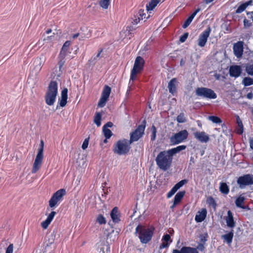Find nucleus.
<instances>
[{"mask_svg":"<svg viewBox=\"0 0 253 253\" xmlns=\"http://www.w3.org/2000/svg\"><path fill=\"white\" fill-rule=\"evenodd\" d=\"M173 157L169 154L168 150L161 151L157 155L155 161L158 168L166 171L171 166Z\"/></svg>","mask_w":253,"mask_h":253,"instance_id":"f257e3e1","label":"nucleus"},{"mask_svg":"<svg viewBox=\"0 0 253 253\" xmlns=\"http://www.w3.org/2000/svg\"><path fill=\"white\" fill-rule=\"evenodd\" d=\"M154 229L139 224L135 228V234L138 236L141 243L147 244L152 238Z\"/></svg>","mask_w":253,"mask_h":253,"instance_id":"f03ea898","label":"nucleus"},{"mask_svg":"<svg viewBox=\"0 0 253 253\" xmlns=\"http://www.w3.org/2000/svg\"><path fill=\"white\" fill-rule=\"evenodd\" d=\"M58 93V84L56 81H51L47 87L45 95V103L49 106L53 105Z\"/></svg>","mask_w":253,"mask_h":253,"instance_id":"7ed1b4c3","label":"nucleus"},{"mask_svg":"<svg viewBox=\"0 0 253 253\" xmlns=\"http://www.w3.org/2000/svg\"><path fill=\"white\" fill-rule=\"evenodd\" d=\"M129 141L126 139L119 140L113 145V151L119 155H124L128 154L131 148Z\"/></svg>","mask_w":253,"mask_h":253,"instance_id":"20e7f679","label":"nucleus"},{"mask_svg":"<svg viewBox=\"0 0 253 253\" xmlns=\"http://www.w3.org/2000/svg\"><path fill=\"white\" fill-rule=\"evenodd\" d=\"M144 63V60L142 57L140 56L136 57L133 68L131 71L129 84H130V81H133L136 79L137 74L140 73L143 69Z\"/></svg>","mask_w":253,"mask_h":253,"instance_id":"39448f33","label":"nucleus"},{"mask_svg":"<svg viewBox=\"0 0 253 253\" xmlns=\"http://www.w3.org/2000/svg\"><path fill=\"white\" fill-rule=\"evenodd\" d=\"M195 94L203 98L214 99L217 98V94L213 90L205 87H197L195 90Z\"/></svg>","mask_w":253,"mask_h":253,"instance_id":"423d86ee","label":"nucleus"},{"mask_svg":"<svg viewBox=\"0 0 253 253\" xmlns=\"http://www.w3.org/2000/svg\"><path fill=\"white\" fill-rule=\"evenodd\" d=\"M66 195L64 189H60L55 192L49 201V206L53 210L63 200V196Z\"/></svg>","mask_w":253,"mask_h":253,"instance_id":"0eeeda50","label":"nucleus"},{"mask_svg":"<svg viewBox=\"0 0 253 253\" xmlns=\"http://www.w3.org/2000/svg\"><path fill=\"white\" fill-rule=\"evenodd\" d=\"M146 121L144 120L141 125L130 133V139L128 140L130 143L138 141L144 134V130L146 127Z\"/></svg>","mask_w":253,"mask_h":253,"instance_id":"6e6552de","label":"nucleus"},{"mask_svg":"<svg viewBox=\"0 0 253 253\" xmlns=\"http://www.w3.org/2000/svg\"><path fill=\"white\" fill-rule=\"evenodd\" d=\"M237 183L241 189H244L247 186L253 185V175L246 174L239 177Z\"/></svg>","mask_w":253,"mask_h":253,"instance_id":"1a4fd4ad","label":"nucleus"},{"mask_svg":"<svg viewBox=\"0 0 253 253\" xmlns=\"http://www.w3.org/2000/svg\"><path fill=\"white\" fill-rule=\"evenodd\" d=\"M188 136L187 130L184 129L174 134L170 138V141L173 144H179L186 139Z\"/></svg>","mask_w":253,"mask_h":253,"instance_id":"9d476101","label":"nucleus"},{"mask_svg":"<svg viewBox=\"0 0 253 253\" xmlns=\"http://www.w3.org/2000/svg\"><path fill=\"white\" fill-rule=\"evenodd\" d=\"M211 32V28L209 26L200 35L198 40V44L199 46L201 47L205 46L207 42L208 38H209Z\"/></svg>","mask_w":253,"mask_h":253,"instance_id":"9b49d317","label":"nucleus"},{"mask_svg":"<svg viewBox=\"0 0 253 253\" xmlns=\"http://www.w3.org/2000/svg\"><path fill=\"white\" fill-rule=\"evenodd\" d=\"M244 42L242 41H239L233 45V52L234 55L237 58H240L242 56L244 50Z\"/></svg>","mask_w":253,"mask_h":253,"instance_id":"f8f14e48","label":"nucleus"},{"mask_svg":"<svg viewBox=\"0 0 253 253\" xmlns=\"http://www.w3.org/2000/svg\"><path fill=\"white\" fill-rule=\"evenodd\" d=\"M43 158V155L37 154L31 171L32 173H36L40 169Z\"/></svg>","mask_w":253,"mask_h":253,"instance_id":"ddd939ff","label":"nucleus"},{"mask_svg":"<svg viewBox=\"0 0 253 253\" xmlns=\"http://www.w3.org/2000/svg\"><path fill=\"white\" fill-rule=\"evenodd\" d=\"M193 134L194 137L202 143H207L210 140L209 135L204 131H196Z\"/></svg>","mask_w":253,"mask_h":253,"instance_id":"4468645a","label":"nucleus"},{"mask_svg":"<svg viewBox=\"0 0 253 253\" xmlns=\"http://www.w3.org/2000/svg\"><path fill=\"white\" fill-rule=\"evenodd\" d=\"M242 72V69L240 66H231L229 69V74L232 77L237 78L239 77Z\"/></svg>","mask_w":253,"mask_h":253,"instance_id":"2eb2a0df","label":"nucleus"},{"mask_svg":"<svg viewBox=\"0 0 253 253\" xmlns=\"http://www.w3.org/2000/svg\"><path fill=\"white\" fill-rule=\"evenodd\" d=\"M172 253H199L197 249L190 247H183L180 250L174 249Z\"/></svg>","mask_w":253,"mask_h":253,"instance_id":"dca6fc26","label":"nucleus"},{"mask_svg":"<svg viewBox=\"0 0 253 253\" xmlns=\"http://www.w3.org/2000/svg\"><path fill=\"white\" fill-rule=\"evenodd\" d=\"M110 216L114 223H118L120 222V214L117 207H115L112 210Z\"/></svg>","mask_w":253,"mask_h":253,"instance_id":"f3484780","label":"nucleus"},{"mask_svg":"<svg viewBox=\"0 0 253 253\" xmlns=\"http://www.w3.org/2000/svg\"><path fill=\"white\" fill-rule=\"evenodd\" d=\"M56 214V212L52 211L47 216L46 219L41 223V226L43 229H46L48 227Z\"/></svg>","mask_w":253,"mask_h":253,"instance_id":"a211bd4d","label":"nucleus"},{"mask_svg":"<svg viewBox=\"0 0 253 253\" xmlns=\"http://www.w3.org/2000/svg\"><path fill=\"white\" fill-rule=\"evenodd\" d=\"M177 83L176 78L172 79L168 83V88L169 93L174 95L177 92L176 84Z\"/></svg>","mask_w":253,"mask_h":253,"instance_id":"6ab92c4d","label":"nucleus"},{"mask_svg":"<svg viewBox=\"0 0 253 253\" xmlns=\"http://www.w3.org/2000/svg\"><path fill=\"white\" fill-rule=\"evenodd\" d=\"M227 226L232 229L235 226V221L234 220L232 212L231 211H227V216L225 217Z\"/></svg>","mask_w":253,"mask_h":253,"instance_id":"aec40b11","label":"nucleus"},{"mask_svg":"<svg viewBox=\"0 0 253 253\" xmlns=\"http://www.w3.org/2000/svg\"><path fill=\"white\" fill-rule=\"evenodd\" d=\"M207 214V210L203 208L201 211H198L195 216V220L197 222H201L205 220Z\"/></svg>","mask_w":253,"mask_h":253,"instance_id":"412c9836","label":"nucleus"},{"mask_svg":"<svg viewBox=\"0 0 253 253\" xmlns=\"http://www.w3.org/2000/svg\"><path fill=\"white\" fill-rule=\"evenodd\" d=\"M234 236V230L231 229V230L228 233L222 235L221 236V238L224 240V241L226 242V243L228 244H230L233 240Z\"/></svg>","mask_w":253,"mask_h":253,"instance_id":"4be33fe9","label":"nucleus"},{"mask_svg":"<svg viewBox=\"0 0 253 253\" xmlns=\"http://www.w3.org/2000/svg\"><path fill=\"white\" fill-rule=\"evenodd\" d=\"M186 148V146L185 145H179L177 146L175 148H173L172 149L168 150L169 152V154L173 156L176 154V153H179L182 150H183L185 149Z\"/></svg>","mask_w":253,"mask_h":253,"instance_id":"5701e85b","label":"nucleus"},{"mask_svg":"<svg viewBox=\"0 0 253 253\" xmlns=\"http://www.w3.org/2000/svg\"><path fill=\"white\" fill-rule=\"evenodd\" d=\"M71 44V42L69 41H67L65 42L63 44L60 53L61 55L62 56H66L67 55V52L69 46Z\"/></svg>","mask_w":253,"mask_h":253,"instance_id":"b1692460","label":"nucleus"},{"mask_svg":"<svg viewBox=\"0 0 253 253\" xmlns=\"http://www.w3.org/2000/svg\"><path fill=\"white\" fill-rule=\"evenodd\" d=\"M185 194V191H181L178 192L174 196L173 201L175 204H178L182 200Z\"/></svg>","mask_w":253,"mask_h":253,"instance_id":"393cba45","label":"nucleus"},{"mask_svg":"<svg viewBox=\"0 0 253 253\" xmlns=\"http://www.w3.org/2000/svg\"><path fill=\"white\" fill-rule=\"evenodd\" d=\"M236 123L239 128L237 129V133L239 134H242L244 130V126L241 120L238 116H236Z\"/></svg>","mask_w":253,"mask_h":253,"instance_id":"a878e982","label":"nucleus"},{"mask_svg":"<svg viewBox=\"0 0 253 253\" xmlns=\"http://www.w3.org/2000/svg\"><path fill=\"white\" fill-rule=\"evenodd\" d=\"M220 192L224 194H228L229 192V188L226 183L221 182L219 186Z\"/></svg>","mask_w":253,"mask_h":253,"instance_id":"bb28decb","label":"nucleus"},{"mask_svg":"<svg viewBox=\"0 0 253 253\" xmlns=\"http://www.w3.org/2000/svg\"><path fill=\"white\" fill-rule=\"evenodd\" d=\"M111 87L107 85H105L101 93V96L108 99L111 93Z\"/></svg>","mask_w":253,"mask_h":253,"instance_id":"cd10ccee","label":"nucleus"},{"mask_svg":"<svg viewBox=\"0 0 253 253\" xmlns=\"http://www.w3.org/2000/svg\"><path fill=\"white\" fill-rule=\"evenodd\" d=\"M159 2V0H151L148 4L146 5L147 10H152L157 6Z\"/></svg>","mask_w":253,"mask_h":253,"instance_id":"c85d7f7f","label":"nucleus"},{"mask_svg":"<svg viewBox=\"0 0 253 253\" xmlns=\"http://www.w3.org/2000/svg\"><path fill=\"white\" fill-rule=\"evenodd\" d=\"M245 200V197L242 195H240L235 200L236 206L240 208H244L242 207V204Z\"/></svg>","mask_w":253,"mask_h":253,"instance_id":"c756f323","label":"nucleus"},{"mask_svg":"<svg viewBox=\"0 0 253 253\" xmlns=\"http://www.w3.org/2000/svg\"><path fill=\"white\" fill-rule=\"evenodd\" d=\"M56 232L55 231H53L49 236H48V243L47 245L50 246L54 242L56 239Z\"/></svg>","mask_w":253,"mask_h":253,"instance_id":"7c9ffc66","label":"nucleus"},{"mask_svg":"<svg viewBox=\"0 0 253 253\" xmlns=\"http://www.w3.org/2000/svg\"><path fill=\"white\" fill-rule=\"evenodd\" d=\"M101 114L99 112L96 113L94 118V123L97 125V126H99L101 125Z\"/></svg>","mask_w":253,"mask_h":253,"instance_id":"2f4dec72","label":"nucleus"},{"mask_svg":"<svg viewBox=\"0 0 253 253\" xmlns=\"http://www.w3.org/2000/svg\"><path fill=\"white\" fill-rule=\"evenodd\" d=\"M242 84L245 86H249L253 84V79L250 77H245L242 81Z\"/></svg>","mask_w":253,"mask_h":253,"instance_id":"473e14b6","label":"nucleus"},{"mask_svg":"<svg viewBox=\"0 0 253 253\" xmlns=\"http://www.w3.org/2000/svg\"><path fill=\"white\" fill-rule=\"evenodd\" d=\"M110 3V0H100L99 1L100 6L104 9L108 8Z\"/></svg>","mask_w":253,"mask_h":253,"instance_id":"72a5a7b5","label":"nucleus"},{"mask_svg":"<svg viewBox=\"0 0 253 253\" xmlns=\"http://www.w3.org/2000/svg\"><path fill=\"white\" fill-rule=\"evenodd\" d=\"M208 119L216 124H219L222 123V120L217 116H210L208 117Z\"/></svg>","mask_w":253,"mask_h":253,"instance_id":"f704fd0d","label":"nucleus"},{"mask_svg":"<svg viewBox=\"0 0 253 253\" xmlns=\"http://www.w3.org/2000/svg\"><path fill=\"white\" fill-rule=\"evenodd\" d=\"M103 132L106 139H109L113 135L112 131L109 128H103Z\"/></svg>","mask_w":253,"mask_h":253,"instance_id":"c9c22d12","label":"nucleus"},{"mask_svg":"<svg viewBox=\"0 0 253 253\" xmlns=\"http://www.w3.org/2000/svg\"><path fill=\"white\" fill-rule=\"evenodd\" d=\"M96 222L99 224H104L106 223V220L103 215L99 214L96 218Z\"/></svg>","mask_w":253,"mask_h":253,"instance_id":"e433bc0d","label":"nucleus"},{"mask_svg":"<svg viewBox=\"0 0 253 253\" xmlns=\"http://www.w3.org/2000/svg\"><path fill=\"white\" fill-rule=\"evenodd\" d=\"M176 121L179 123H183L186 121V119L183 113H180L176 118Z\"/></svg>","mask_w":253,"mask_h":253,"instance_id":"4c0bfd02","label":"nucleus"},{"mask_svg":"<svg viewBox=\"0 0 253 253\" xmlns=\"http://www.w3.org/2000/svg\"><path fill=\"white\" fill-rule=\"evenodd\" d=\"M108 99L101 96V97L98 103V106L99 107H103L105 105Z\"/></svg>","mask_w":253,"mask_h":253,"instance_id":"58836bf2","label":"nucleus"},{"mask_svg":"<svg viewBox=\"0 0 253 253\" xmlns=\"http://www.w3.org/2000/svg\"><path fill=\"white\" fill-rule=\"evenodd\" d=\"M65 57L66 56H62V55H60V54H59V58L60 59V60L58 61V64L59 65V68L60 70L62 68L63 66L64 65V64L65 63Z\"/></svg>","mask_w":253,"mask_h":253,"instance_id":"ea45409f","label":"nucleus"},{"mask_svg":"<svg viewBox=\"0 0 253 253\" xmlns=\"http://www.w3.org/2000/svg\"><path fill=\"white\" fill-rule=\"evenodd\" d=\"M102 52V49H101L98 51L97 54L94 57H92L89 60L88 62L90 63H92V64H95L96 63L97 58L100 56L101 53Z\"/></svg>","mask_w":253,"mask_h":253,"instance_id":"a19ab883","label":"nucleus"},{"mask_svg":"<svg viewBox=\"0 0 253 253\" xmlns=\"http://www.w3.org/2000/svg\"><path fill=\"white\" fill-rule=\"evenodd\" d=\"M187 182H188V180H187V179H183V180H182L180 181L178 183H177L174 186V187H176V188L178 190L180 187H181L184 184H186Z\"/></svg>","mask_w":253,"mask_h":253,"instance_id":"79ce46f5","label":"nucleus"},{"mask_svg":"<svg viewBox=\"0 0 253 253\" xmlns=\"http://www.w3.org/2000/svg\"><path fill=\"white\" fill-rule=\"evenodd\" d=\"M246 71L249 75L253 76V64L248 65L246 67Z\"/></svg>","mask_w":253,"mask_h":253,"instance_id":"37998d69","label":"nucleus"},{"mask_svg":"<svg viewBox=\"0 0 253 253\" xmlns=\"http://www.w3.org/2000/svg\"><path fill=\"white\" fill-rule=\"evenodd\" d=\"M246 4L245 3H242L236 10V13H240L244 11L247 8Z\"/></svg>","mask_w":253,"mask_h":253,"instance_id":"c03bdc74","label":"nucleus"},{"mask_svg":"<svg viewBox=\"0 0 253 253\" xmlns=\"http://www.w3.org/2000/svg\"><path fill=\"white\" fill-rule=\"evenodd\" d=\"M177 191L176 187H173L172 189L168 193L167 195V198H170Z\"/></svg>","mask_w":253,"mask_h":253,"instance_id":"a18cd8bd","label":"nucleus"},{"mask_svg":"<svg viewBox=\"0 0 253 253\" xmlns=\"http://www.w3.org/2000/svg\"><path fill=\"white\" fill-rule=\"evenodd\" d=\"M43 146H44V142L43 141L41 140L40 145V148L38 149V152L37 154L43 155Z\"/></svg>","mask_w":253,"mask_h":253,"instance_id":"49530a36","label":"nucleus"},{"mask_svg":"<svg viewBox=\"0 0 253 253\" xmlns=\"http://www.w3.org/2000/svg\"><path fill=\"white\" fill-rule=\"evenodd\" d=\"M207 203L208 204L212 205L214 208H215L216 206V204L214 199L212 197H210L207 199Z\"/></svg>","mask_w":253,"mask_h":253,"instance_id":"de8ad7c7","label":"nucleus"},{"mask_svg":"<svg viewBox=\"0 0 253 253\" xmlns=\"http://www.w3.org/2000/svg\"><path fill=\"white\" fill-rule=\"evenodd\" d=\"M152 134L151 135V140L152 141H154L156 137V132H157L156 128L154 126H152Z\"/></svg>","mask_w":253,"mask_h":253,"instance_id":"09e8293b","label":"nucleus"},{"mask_svg":"<svg viewBox=\"0 0 253 253\" xmlns=\"http://www.w3.org/2000/svg\"><path fill=\"white\" fill-rule=\"evenodd\" d=\"M162 241L166 243H169V241L171 242L170 235L168 234H165L162 237Z\"/></svg>","mask_w":253,"mask_h":253,"instance_id":"8fccbe9b","label":"nucleus"},{"mask_svg":"<svg viewBox=\"0 0 253 253\" xmlns=\"http://www.w3.org/2000/svg\"><path fill=\"white\" fill-rule=\"evenodd\" d=\"M192 20L191 18L188 17L184 22L182 25V28L185 29L191 23Z\"/></svg>","mask_w":253,"mask_h":253,"instance_id":"3c124183","label":"nucleus"},{"mask_svg":"<svg viewBox=\"0 0 253 253\" xmlns=\"http://www.w3.org/2000/svg\"><path fill=\"white\" fill-rule=\"evenodd\" d=\"M188 33H185L180 37L179 41L181 42H184L188 37Z\"/></svg>","mask_w":253,"mask_h":253,"instance_id":"603ef678","label":"nucleus"},{"mask_svg":"<svg viewBox=\"0 0 253 253\" xmlns=\"http://www.w3.org/2000/svg\"><path fill=\"white\" fill-rule=\"evenodd\" d=\"M61 97L67 99L68 98V89L64 88L61 91Z\"/></svg>","mask_w":253,"mask_h":253,"instance_id":"864d4df0","label":"nucleus"},{"mask_svg":"<svg viewBox=\"0 0 253 253\" xmlns=\"http://www.w3.org/2000/svg\"><path fill=\"white\" fill-rule=\"evenodd\" d=\"M67 102V99L61 97V99H59V105L61 107H64Z\"/></svg>","mask_w":253,"mask_h":253,"instance_id":"5fc2aeb1","label":"nucleus"},{"mask_svg":"<svg viewBox=\"0 0 253 253\" xmlns=\"http://www.w3.org/2000/svg\"><path fill=\"white\" fill-rule=\"evenodd\" d=\"M13 245L10 244L6 249L5 253H13Z\"/></svg>","mask_w":253,"mask_h":253,"instance_id":"6e6d98bb","label":"nucleus"},{"mask_svg":"<svg viewBox=\"0 0 253 253\" xmlns=\"http://www.w3.org/2000/svg\"><path fill=\"white\" fill-rule=\"evenodd\" d=\"M138 15L141 20H143L146 18V14L144 12L143 9H140L138 11Z\"/></svg>","mask_w":253,"mask_h":253,"instance_id":"4d7b16f0","label":"nucleus"},{"mask_svg":"<svg viewBox=\"0 0 253 253\" xmlns=\"http://www.w3.org/2000/svg\"><path fill=\"white\" fill-rule=\"evenodd\" d=\"M89 138H86L83 142V143L82 146V148L83 150H85L87 148L88 145Z\"/></svg>","mask_w":253,"mask_h":253,"instance_id":"13d9d810","label":"nucleus"},{"mask_svg":"<svg viewBox=\"0 0 253 253\" xmlns=\"http://www.w3.org/2000/svg\"><path fill=\"white\" fill-rule=\"evenodd\" d=\"M78 37H79L80 40H83L84 38V36L83 35H81L80 33H77V34H74L72 36V38L73 39H77Z\"/></svg>","mask_w":253,"mask_h":253,"instance_id":"bf43d9fd","label":"nucleus"},{"mask_svg":"<svg viewBox=\"0 0 253 253\" xmlns=\"http://www.w3.org/2000/svg\"><path fill=\"white\" fill-rule=\"evenodd\" d=\"M243 22L245 28L250 27L252 25V23L246 18L244 20Z\"/></svg>","mask_w":253,"mask_h":253,"instance_id":"052dcab7","label":"nucleus"},{"mask_svg":"<svg viewBox=\"0 0 253 253\" xmlns=\"http://www.w3.org/2000/svg\"><path fill=\"white\" fill-rule=\"evenodd\" d=\"M207 234H206L205 235H202L200 237L201 243L205 244V242L207 241Z\"/></svg>","mask_w":253,"mask_h":253,"instance_id":"680f3d73","label":"nucleus"},{"mask_svg":"<svg viewBox=\"0 0 253 253\" xmlns=\"http://www.w3.org/2000/svg\"><path fill=\"white\" fill-rule=\"evenodd\" d=\"M201 9L200 8H198L190 16L189 18L193 20L196 15L200 11Z\"/></svg>","mask_w":253,"mask_h":253,"instance_id":"e2e57ef3","label":"nucleus"},{"mask_svg":"<svg viewBox=\"0 0 253 253\" xmlns=\"http://www.w3.org/2000/svg\"><path fill=\"white\" fill-rule=\"evenodd\" d=\"M169 243H166V242H163L161 244V245L160 246V249H164V248H168L169 246Z\"/></svg>","mask_w":253,"mask_h":253,"instance_id":"0e129e2a","label":"nucleus"},{"mask_svg":"<svg viewBox=\"0 0 253 253\" xmlns=\"http://www.w3.org/2000/svg\"><path fill=\"white\" fill-rule=\"evenodd\" d=\"M204 244L201 243L199 244L196 249H197V250L198 249L199 250H200L201 251H204V250L205 249V247H204Z\"/></svg>","mask_w":253,"mask_h":253,"instance_id":"69168bd1","label":"nucleus"},{"mask_svg":"<svg viewBox=\"0 0 253 253\" xmlns=\"http://www.w3.org/2000/svg\"><path fill=\"white\" fill-rule=\"evenodd\" d=\"M113 126V124L111 122H107L105 125H104L103 128H108V127H111Z\"/></svg>","mask_w":253,"mask_h":253,"instance_id":"338daca9","label":"nucleus"},{"mask_svg":"<svg viewBox=\"0 0 253 253\" xmlns=\"http://www.w3.org/2000/svg\"><path fill=\"white\" fill-rule=\"evenodd\" d=\"M134 18H135L133 19L132 21V23L133 25H136V24H137L139 22V21H140V20L141 19H140V18L139 17H138L137 18L135 17Z\"/></svg>","mask_w":253,"mask_h":253,"instance_id":"774afa93","label":"nucleus"}]
</instances>
